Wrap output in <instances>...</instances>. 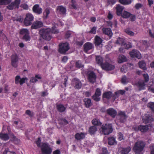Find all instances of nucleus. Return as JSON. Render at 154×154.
<instances>
[{"mask_svg":"<svg viewBox=\"0 0 154 154\" xmlns=\"http://www.w3.org/2000/svg\"><path fill=\"white\" fill-rule=\"evenodd\" d=\"M72 84L74 88L77 89H79L81 88L82 84L80 81L76 78H74L72 81Z\"/></svg>","mask_w":154,"mask_h":154,"instance_id":"16","label":"nucleus"},{"mask_svg":"<svg viewBox=\"0 0 154 154\" xmlns=\"http://www.w3.org/2000/svg\"><path fill=\"white\" fill-rule=\"evenodd\" d=\"M124 8L119 5H118L116 7V13L117 15H121L122 12Z\"/></svg>","mask_w":154,"mask_h":154,"instance_id":"24","label":"nucleus"},{"mask_svg":"<svg viewBox=\"0 0 154 154\" xmlns=\"http://www.w3.org/2000/svg\"><path fill=\"white\" fill-rule=\"evenodd\" d=\"M140 43H142V45L140 46L139 45L140 43H137V45L139 47H144V46H146V45L147 44V42L145 41L142 40L140 42Z\"/></svg>","mask_w":154,"mask_h":154,"instance_id":"52","label":"nucleus"},{"mask_svg":"<svg viewBox=\"0 0 154 154\" xmlns=\"http://www.w3.org/2000/svg\"><path fill=\"white\" fill-rule=\"evenodd\" d=\"M75 66L76 67L79 68L82 67L83 65L82 64L81 62L80 61H78L76 62Z\"/></svg>","mask_w":154,"mask_h":154,"instance_id":"53","label":"nucleus"},{"mask_svg":"<svg viewBox=\"0 0 154 154\" xmlns=\"http://www.w3.org/2000/svg\"><path fill=\"white\" fill-rule=\"evenodd\" d=\"M43 26L42 22L40 21L35 20L34 22L31 26V28L33 29H37Z\"/></svg>","mask_w":154,"mask_h":154,"instance_id":"14","label":"nucleus"},{"mask_svg":"<svg viewBox=\"0 0 154 154\" xmlns=\"http://www.w3.org/2000/svg\"><path fill=\"white\" fill-rule=\"evenodd\" d=\"M130 56L132 57H136L138 59H140L141 56L140 53L136 50H133L129 53Z\"/></svg>","mask_w":154,"mask_h":154,"instance_id":"13","label":"nucleus"},{"mask_svg":"<svg viewBox=\"0 0 154 154\" xmlns=\"http://www.w3.org/2000/svg\"><path fill=\"white\" fill-rule=\"evenodd\" d=\"M26 113L28 115L30 116H33V114L30 110H27L26 112Z\"/></svg>","mask_w":154,"mask_h":154,"instance_id":"61","label":"nucleus"},{"mask_svg":"<svg viewBox=\"0 0 154 154\" xmlns=\"http://www.w3.org/2000/svg\"><path fill=\"white\" fill-rule=\"evenodd\" d=\"M20 0H15L14 2L12 3L13 4L14 7L15 8H19V5L20 4Z\"/></svg>","mask_w":154,"mask_h":154,"instance_id":"42","label":"nucleus"},{"mask_svg":"<svg viewBox=\"0 0 154 154\" xmlns=\"http://www.w3.org/2000/svg\"><path fill=\"white\" fill-rule=\"evenodd\" d=\"M139 66L140 68L145 70H146V64L143 61H141L139 62Z\"/></svg>","mask_w":154,"mask_h":154,"instance_id":"33","label":"nucleus"},{"mask_svg":"<svg viewBox=\"0 0 154 154\" xmlns=\"http://www.w3.org/2000/svg\"><path fill=\"white\" fill-rule=\"evenodd\" d=\"M92 123L93 125H100L101 124L99 119H93L92 121Z\"/></svg>","mask_w":154,"mask_h":154,"instance_id":"43","label":"nucleus"},{"mask_svg":"<svg viewBox=\"0 0 154 154\" xmlns=\"http://www.w3.org/2000/svg\"><path fill=\"white\" fill-rule=\"evenodd\" d=\"M14 123L17 125L16 127L19 128H21L23 126V123L20 121H15Z\"/></svg>","mask_w":154,"mask_h":154,"instance_id":"45","label":"nucleus"},{"mask_svg":"<svg viewBox=\"0 0 154 154\" xmlns=\"http://www.w3.org/2000/svg\"><path fill=\"white\" fill-rule=\"evenodd\" d=\"M97 27L95 26L93 27L89 32V33L93 34H95L96 33Z\"/></svg>","mask_w":154,"mask_h":154,"instance_id":"55","label":"nucleus"},{"mask_svg":"<svg viewBox=\"0 0 154 154\" xmlns=\"http://www.w3.org/2000/svg\"><path fill=\"white\" fill-rule=\"evenodd\" d=\"M85 106L87 108H89L92 105L91 100L90 99L86 98L84 100Z\"/></svg>","mask_w":154,"mask_h":154,"instance_id":"32","label":"nucleus"},{"mask_svg":"<svg viewBox=\"0 0 154 154\" xmlns=\"http://www.w3.org/2000/svg\"><path fill=\"white\" fill-rule=\"evenodd\" d=\"M115 95L113 96V97L114 98V100H115L116 99L118 98L120 96V94L118 92V91H117L115 92Z\"/></svg>","mask_w":154,"mask_h":154,"instance_id":"59","label":"nucleus"},{"mask_svg":"<svg viewBox=\"0 0 154 154\" xmlns=\"http://www.w3.org/2000/svg\"><path fill=\"white\" fill-rule=\"evenodd\" d=\"M41 143V140L40 138H38V140L36 141L35 143L37 145L38 147H40L41 146H40V144Z\"/></svg>","mask_w":154,"mask_h":154,"instance_id":"57","label":"nucleus"},{"mask_svg":"<svg viewBox=\"0 0 154 154\" xmlns=\"http://www.w3.org/2000/svg\"><path fill=\"white\" fill-rule=\"evenodd\" d=\"M84 51L86 53H89L88 51L94 48L93 45L89 42L85 43L83 46Z\"/></svg>","mask_w":154,"mask_h":154,"instance_id":"11","label":"nucleus"},{"mask_svg":"<svg viewBox=\"0 0 154 154\" xmlns=\"http://www.w3.org/2000/svg\"><path fill=\"white\" fill-rule=\"evenodd\" d=\"M131 150V148L128 146L126 148H123L120 150V152L121 154H128Z\"/></svg>","mask_w":154,"mask_h":154,"instance_id":"26","label":"nucleus"},{"mask_svg":"<svg viewBox=\"0 0 154 154\" xmlns=\"http://www.w3.org/2000/svg\"><path fill=\"white\" fill-rule=\"evenodd\" d=\"M107 113L112 117H115L117 114V112L114 109L110 108L106 110Z\"/></svg>","mask_w":154,"mask_h":154,"instance_id":"21","label":"nucleus"},{"mask_svg":"<svg viewBox=\"0 0 154 154\" xmlns=\"http://www.w3.org/2000/svg\"><path fill=\"white\" fill-rule=\"evenodd\" d=\"M11 0H0V5H6L9 4Z\"/></svg>","mask_w":154,"mask_h":154,"instance_id":"46","label":"nucleus"},{"mask_svg":"<svg viewBox=\"0 0 154 154\" xmlns=\"http://www.w3.org/2000/svg\"><path fill=\"white\" fill-rule=\"evenodd\" d=\"M151 150V154H154V144H152L150 146Z\"/></svg>","mask_w":154,"mask_h":154,"instance_id":"58","label":"nucleus"},{"mask_svg":"<svg viewBox=\"0 0 154 154\" xmlns=\"http://www.w3.org/2000/svg\"><path fill=\"white\" fill-rule=\"evenodd\" d=\"M10 134L6 133H1L0 134V138L2 140L6 141L9 138Z\"/></svg>","mask_w":154,"mask_h":154,"instance_id":"25","label":"nucleus"},{"mask_svg":"<svg viewBox=\"0 0 154 154\" xmlns=\"http://www.w3.org/2000/svg\"><path fill=\"white\" fill-rule=\"evenodd\" d=\"M147 106L149 107L152 111L154 112V103L150 102L147 104Z\"/></svg>","mask_w":154,"mask_h":154,"instance_id":"50","label":"nucleus"},{"mask_svg":"<svg viewBox=\"0 0 154 154\" xmlns=\"http://www.w3.org/2000/svg\"><path fill=\"white\" fill-rule=\"evenodd\" d=\"M119 119L120 122H124L126 121L127 117L124 112L122 111L119 112Z\"/></svg>","mask_w":154,"mask_h":154,"instance_id":"20","label":"nucleus"},{"mask_svg":"<svg viewBox=\"0 0 154 154\" xmlns=\"http://www.w3.org/2000/svg\"><path fill=\"white\" fill-rule=\"evenodd\" d=\"M120 2L124 5L130 4L131 2V0H119Z\"/></svg>","mask_w":154,"mask_h":154,"instance_id":"41","label":"nucleus"},{"mask_svg":"<svg viewBox=\"0 0 154 154\" xmlns=\"http://www.w3.org/2000/svg\"><path fill=\"white\" fill-rule=\"evenodd\" d=\"M145 146V144L143 142L138 141L135 144L133 148V150L136 153L140 154L143 150Z\"/></svg>","mask_w":154,"mask_h":154,"instance_id":"3","label":"nucleus"},{"mask_svg":"<svg viewBox=\"0 0 154 154\" xmlns=\"http://www.w3.org/2000/svg\"><path fill=\"white\" fill-rule=\"evenodd\" d=\"M50 13V9L49 8H46L43 13V16L45 18H47L48 15Z\"/></svg>","mask_w":154,"mask_h":154,"instance_id":"44","label":"nucleus"},{"mask_svg":"<svg viewBox=\"0 0 154 154\" xmlns=\"http://www.w3.org/2000/svg\"><path fill=\"white\" fill-rule=\"evenodd\" d=\"M59 46V51L61 54H64L69 48V44L67 42L60 43Z\"/></svg>","mask_w":154,"mask_h":154,"instance_id":"6","label":"nucleus"},{"mask_svg":"<svg viewBox=\"0 0 154 154\" xmlns=\"http://www.w3.org/2000/svg\"><path fill=\"white\" fill-rule=\"evenodd\" d=\"M101 94L100 89L97 88L95 94L92 96L93 99L96 101H99L100 100V96L101 95Z\"/></svg>","mask_w":154,"mask_h":154,"instance_id":"15","label":"nucleus"},{"mask_svg":"<svg viewBox=\"0 0 154 154\" xmlns=\"http://www.w3.org/2000/svg\"><path fill=\"white\" fill-rule=\"evenodd\" d=\"M3 154H16V153L14 152L10 151L8 148H6L3 152Z\"/></svg>","mask_w":154,"mask_h":154,"instance_id":"48","label":"nucleus"},{"mask_svg":"<svg viewBox=\"0 0 154 154\" xmlns=\"http://www.w3.org/2000/svg\"><path fill=\"white\" fill-rule=\"evenodd\" d=\"M143 76L144 79V82H147L149 80V77L148 74L146 73L143 74Z\"/></svg>","mask_w":154,"mask_h":154,"instance_id":"49","label":"nucleus"},{"mask_svg":"<svg viewBox=\"0 0 154 154\" xmlns=\"http://www.w3.org/2000/svg\"><path fill=\"white\" fill-rule=\"evenodd\" d=\"M122 46H124V48L125 49H127L131 48V44L130 43L125 44L124 43Z\"/></svg>","mask_w":154,"mask_h":154,"instance_id":"54","label":"nucleus"},{"mask_svg":"<svg viewBox=\"0 0 154 154\" xmlns=\"http://www.w3.org/2000/svg\"><path fill=\"white\" fill-rule=\"evenodd\" d=\"M127 61L126 57L124 55H119L118 58V63H120L125 62Z\"/></svg>","mask_w":154,"mask_h":154,"instance_id":"28","label":"nucleus"},{"mask_svg":"<svg viewBox=\"0 0 154 154\" xmlns=\"http://www.w3.org/2000/svg\"><path fill=\"white\" fill-rule=\"evenodd\" d=\"M142 6V5L140 3H137L135 6V8L137 9H138Z\"/></svg>","mask_w":154,"mask_h":154,"instance_id":"60","label":"nucleus"},{"mask_svg":"<svg viewBox=\"0 0 154 154\" xmlns=\"http://www.w3.org/2000/svg\"><path fill=\"white\" fill-rule=\"evenodd\" d=\"M20 33L23 35V39L26 41L30 40L29 31L28 30L26 29H23L20 30Z\"/></svg>","mask_w":154,"mask_h":154,"instance_id":"8","label":"nucleus"},{"mask_svg":"<svg viewBox=\"0 0 154 154\" xmlns=\"http://www.w3.org/2000/svg\"><path fill=\"white\" fill-rule=\"evenodd\" d=\"M41 148L42 154H51L52 149L48 144L43 143L41 145Z\"/></svg>","mask_w":154,"mask_h":154,"instance_id":"5","label":"nucleus"},{"mask_svg":"<svg viewBox=\"0 0 154 154\" xmlns=\"http://www.w3.org/2000/svg\"><path fill=\"white\" fill-rule=\"evenodd\" d=\"M129 81V79H127L126 77L125 76L122 77L121 82L122 83L124 84L128 82Z\"/></svg>","mask_w":154,"mask_h":154,"instance_id":"47","label":"nucleus"},{"mask_svg":"<svg viewBox=\"0 0 154 154\" xmlns=\"http://www.w3.org/2000/svg\"><path fill=\"white\" fill-rule=\"evenodd\" d=\"M57 110L60 112H64L66 109L65 107L62 104H58L57 105Z\"/></svg>","mask_w":154,"mask_h":154,"instance_id":"36","label":"nucleus"},{"mask_svg":"<svg viewBox=\"0 0 154 154\" xmlns=\"http://www.w3.org/2000/svg\"><path fill=\"white\" fill-rule=\"evenodd\" d=\"M97 127L95 126L91 127L89 129V131L91 135L94 134L97 131Z\"/></svg>","mask_w":154,"mask_h":154,"instance_id":"34","label":"nucleus"},{"mask_svg":"<svg viewBox=\"0 0 154 154\" xmlns=\"http://www.w3.org/2000/svg\"><path fill=\"white\" fill-rule=\"evenodd\" d=\"M58 32V31L55 27H52L51 29L47 28L42 29L39 31L40 34L42 38L48 41L50 40L51 38V33L56 34Z\"/></svg>","mask_w":154,"mask_h":154,"instance_id":"1","label":"nucleus"},{"mask_svg":"<svg viewBox=\"0 0 154 154\" xmlns=\"http://www.w3.org/2000/svg\"><path fill=\"white\" fill-rule=\"evenodd\" d=\"M103 33L111 37L112 35V33L111 29L109 28H103L102 29Z\"/></svg>","mask_w":154,"mask_h":154,"instance_id":"23","label":"nucleus"},{"mask_svg":"<svg viewBox=\"0 0 154 154\" xmlns=\"http://www.w3.org/2000/svg\"><path fill=\"white\" fill-rule=\"evenodd\" d=\"M41 77L40 75H36L35 77H32L30 79V82L35 83L38 81V79H40Z\"/></svg>","mask_w":154,"mask_h":154,"instance_id":"30","label":"nucleus"},{"mask_svg":"<svg viewBox=\"0 0 154 154\" xmlns=\"http://www.w3.org/2000/svg\"><path fill=\"white\" fill-rule=\"evenodd\" d=\"M128 70V68L127 67V66L125 65H123L121 69V72L123 73H125Z\"/></svg>","mask_w":154,"mask_h":154,"instance_id":"51","label":"nucleus"},{"mask_svg":"<svg viewBox=\"0 0 154 154\" xmlns=\"http://www.w3.org/2000/svg\"><path fill=\"white\" fill-rule=\"evenodd\" d=\"M118 140L119 141H121L123 140V135L120 132H119L118 134Z\"/></svg>","mask_w":154,"mask_h":154,"instance_id":"56","label":"nucleus"},{"mask_svg":"<svg viewBox=\"0 0 154 154\" xmlns=\"http://www.w3.org/2000/svg\"><path fill=\"white\" fill-rule=\"evenodd\" d=\"M71 32H67L65 35V38H68L70 36Z\"/></svg>","mask_w":154,"mask_h":154,"instance_id":"64","label":"nucleus"},{"mask_svg":"<svg viewBox=\"0 0 154 154\" xmlns=\"http://www.w3.org/2000/svg\"><path fill=\"white\" fill-rule=\"evenodd\" d=\"M34 17L32 14L30 13L27 14L26 15V17L24 21V24L26 26H28L30 25Z\"/></svg>","mask_w":154,"mask_h":154,"instance_id":"7","label":"nucleus"},{"mask_svg":"<svg viewBox=\"0 0 154 154\" xmlns=\"http://www.w3.org/2000/svg\"><path fill=\"white\" fill-rule=\"evenodd\" d=\"M102 154H108V152L107 149L105 148H102Z\"/></svg>","mask_w":154,"mask_h":154,"instance_id":"63","label":"nucleus"},{"mask_svg":"<svg viewBox=\"0 0 154 154\" xmlns=\"http://www.w3.org/2000/svg\"><path fill=\"white\" fill-rule=\"evenodd\" d=\"M134 129L136 131H140L141 132H146L148 129L147 125H139L136 127H134Z\"/></svg>","mask_w":154,"mask_h":154,"instance_id":"18","label":"nucleus"},{"mask_svg":"<svg viewBox=\"0 0 154 154\" xmlns=\"http://www.w3.org/2000/svg\"><path fill=\"white\" fill-rule=\"evenodd\" d=\"M96 60L97 63L100 65L103 69L105 70H111L114 69V66L110 64L108 62H106L103 63V58L100 56H97Z\"/></svg>","mask_w":154,"mask_h":154,"instance_id":"2","label":"nucleus"},{"mask_svg":"<svg viewBox=\"0 0 154 154\" xmlns=\"http://www.w3.org/2000/svg\"><path fill=\"white\" fill-rule=\"evenodd\" d=\"M125 32L129 35L131 36H133L134 35V33L130 29L127 28L125 30Z\"/></svg>","mask_w":154,"mask_h":154,"instance_id":"40","label":"nucleus"},{"mask_svg":"<svg viewBox=\"0 0 154 154\" xmlns=\"http://www.w3.org/2000/svg\"><path fill=\"white\" fill-rule=\"evenodd\" d=\"M131 15V14L129 12L124 11L122 13L121 16L125 18H128Z\"/></svg>","mask_w":154,"mask_h":154,"instance_id":"35","label":"nucleus"},{"mask_svg":"<svg viewBox=\"0 0 154 154\" xmlns=\"http://www.w3.org/2000/svg\"><path fill=\"white\" fill-rule=\"evenodd\" d=\"M27 80L28 79L26 77L21 78L19 75H17L15 78V82L16 84L20 83V85H22L25 82V81Z\"/></svg>","mask_w":154,"mask_h":154,"instance_id":"10","label":"nucleus"},{"mask_svg":"<svg viewBox=\"0 0 154 154\" xmlns=\"http://www.w3.org/2000/svg\"><path fill=\"white\" fill-rule=\"evenodd\" d=\"M142 119L143 122L145 123L151 122L153 120L151 115L149 113H147L143 116Z\"/></svg>","mask_w":154,"mask_h":154,"instance_id":"12","label":"nucleus"},{"mask_svg":"<svg viewBox=\"0 0 154 154\" xmlns=\"http://www.w3.org/2000/svg\"><path fill=\"white\" fill-rule=\"evenodd\" d=\"M14 7L13 4L11 3V4L7 6V7L9 9L12 10L14 9H15Z\"/></svg>","mask_w":154,"mask_h":154,"instance_id":"62","label":"nucleus"},{"mask_svg":"<svg viewBox=\"0 0 154 154\" xmlns=\"http://www.w3.org/2000/svg\"><path fill=\"white\" fill-rule=\"evenodd\" d=\"M95 43L96 46H98L101 44L102 42V40L99 37L96 36L94 38Z\"/></svg>","mask_w":154,"mask_h":154,"instance_id":"29","label":"nucleus"},{"mask_svg":"<svg viewBox=\"0 0 154 154\" xmlns=\"http://www.w3.org/2000/svg\"><path fill=\"white\" fill-rule=\"evenodd\" d=\"M100 131L102 134L105 135L109 134L112 131L111 124H106L103 125Z\"/></svg>","mask_w":154,"mask_h":154,"instance_id":"4","label":"nucleus"},{"mask_svg":"<svg viewBox=\"0 0 154 154\" xmlns=\"http://www.w3.org/2000/svg\"><path fill=\"white\" fill-rule=\"evenodd\" d=\"M103 98L109 99L112 96V93L110 91L105 92L103 94Z\"/></svg>","mask_w":154,"mask_h":154,"instance_id":"37","label":"nucleus"},{"mask_svg":"<svg viewBox=\"0 0 154 154\" xmlns=\"http://www.w3.org/2000/svg\"><path fill=\"white\" fill-rule=\"evenodd\" d=\"M85 134L83 133H78L75 135V138L78 140H80L84 138L85 137Z\"/></svg>","mask_w":154,"mask_h":154,"instance_id":"31","label":"nucleus"},{"mask_svg":"<svg viewBox=\"0 0 154 154\" xmlns=\"http://www.w3.org/2000/svg\"><path fill=\"white\" fill-rule=\"evenodd\" d=\"M32 10L34 12L38 14H40L42 13V9L39 7L38 4L34 5L32 8Z\"/></svg>","mask_w":154,"mask_h":154,"instance_id":"17","label":"nucleus"},{"mask_svg":"<svg viewBox=\"0 0 154 154\" xmlns=\"http://www.w3.org/2000/svg\"><path fill=\"white\" fill-rule=\"evenodd\" d=\"M124 39L122 38L119 37L117 38V40L116 42V43L117 44H119L120 45H121L122 46L123 45V44L124 43Z\"/></svg>","mask_w":154,"mask_h":154,"instance_id":"38","label":"nucleus"},{"mask_svg":"<svg viewBox=\"0 0 154 154\" xmlns=\"http://www.w3.org/2000/svg\"><path fill=\"white\" fill-rule=\"evenodd\" d=\"M108 143L110 145H113L116 144L115 139L113 137H110L108 138Z\"/></svg>","mask_w":154,"mask_h":154,"instance_id":"39","label":"nucleus"},{"mask_svg":"<svg viewBox=\"0 0 154 154\" xmlns=\"http://www.w3.org/2000/svg\"><path fill=\"white\" fill-rule=\"evenodd\" d=\"M57 10L60 14H65L66 11V8L62 6H60L57 7Z\"/></svg>","mask_w":154,"mask_h":154,"instance_id":"27","label":"nucleus"},{"mask_svg":"<svg viewBox=\"0 0 154 154\" xmlns=\"http://www.w3.org/2000/svg\"><path fill=\"white\" fill-rule=\"evenodd\" d=\"M145 83L143 80H141L138 82L136 85L140 90H143L145 88Z\"/></svg>","mask_w":154,"mask_h":154,"instance_id":"22","label":"nucleus"},{"mask_svg":"<svg viewBox=\"0 0 154 154\" xmlns=\"http://www.w3.org/2000/svg\"><path fill=\"white\" fill-rule=\"evenodd\" d=\"M88 77L89 80L91 82L93 83L95 82L96 76L93 72H90L89 73Z\"/></svg>","mask_w":154,"mask_h":154,"instance_id":"19","label":"nucleus"},{"mask_svg":"<svg viewBox=\"0 0 154 154\" xmlns=\"http://www.w3.org/2000/svg\"><path fill=\"white\" fill-rule=\"evenodd\" d=\"M18 61V57L16 54H13L11 57V64L13 66L17 67Z\"/></svg>","mask_w":154,"mask_h":154,"instance_id":"9","label":"nucleus"}]
</instances>
